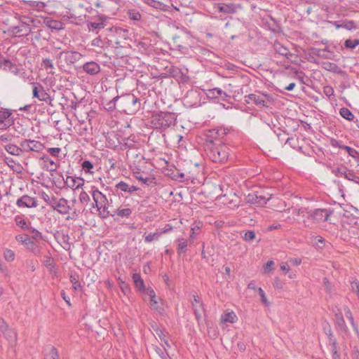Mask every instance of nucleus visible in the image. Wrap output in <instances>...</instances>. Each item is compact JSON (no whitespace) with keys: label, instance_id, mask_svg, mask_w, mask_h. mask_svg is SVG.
<instances>
[{"label":"nucleus","instance_id":"nucleus-1","mask_svg":"<svg viewBox=\"0 0 359 359\" xmlns=\"http://www.w3.org/2000/svg\"><path fill=\"white\" fill-rule=\"evenodd\" d=\"M205 151L209 158L214 163H224L229 155V149L226 144L213 140L207 142Z\"/></svg>","mask_w":359,"mask_h":359},{"label":"nucleus","instance_id":"nucleus-2","mask_svg":"<svg viewBox=\"0 0 359 359\" xmlns=\"http://www.w3.org/2000/svg\"><path fill=\"white\" fill-rule=\"evenodd\" d=\"M90 192L94 201L93 206L97 208L98 215L102 219L108 218L111 215V212L109 210V201L106 195L100 191L95 187H92Z\"/></svg>","mask_w":359,"mask_h":359},{"label":"nucleus","instance_id":"nucleus-3","mask_svg":"<svg viewBox=\"0 0 359 359\" xmlns=\"http://www.w3.org/2000/svg\"><path fill=\"white\" fill-rule=\"evenodd\" d=\"M175 116L173 113L160 111L152 115L151 123L154 128L164 131L175 124Z\"/></svg>","mask_w":359,"mask_h":359},{"label":"nucleus","instance_id":"nucleus-4","mask_svg":"<svg viewBox=\"0 0 359 359\" xmlns=\"http://www.w3.org/2000/svg\"><path fill=\"white\" fill-rule=\"evenodd\" d=\"M121 102L125 109H123L128 114H133L140 109V100L133 94H128L121 98Z\"/></svg>","mask_w":359,"mask_h":359},{"label":"nucleus","instance_id":"nucleus-5","mask_svg":"<svg viewBox=\"0 0 359 359\" xmlns=\"http://www.w3.org/2000/svg\"><path fill=\"white\" fill-rule=\"evenodd\" d=\"M50 206L53 210L57 211L62 215L70 214L72 209L66 198H57L55 196L53 197V200L50 202Z\"/></svg>","mask_w":359,"mask_h":359},{"label":"nucleus","instance_id":"nucleus-6","mask_svg":"<svg viewBox=\"0 0 359 359\" xmlns=\"http://www.w3.org/2000/svg\"><path fill=\"white\" fill-rule=\"evenodd\" d=\"M20 146H22L24 154L30 152L39 153L45 148L44 144L41 142L31 139L22 140L20 141Z\"/></svg>","mask_w":359,"mask_h":359},{"label":"nucleus","instance_id":"nucleus-7","mask_svg":"<svg viewBox=\"0 0 359 359\" xmlns=\"http://www.w3.org/2000/svg\"><path fill=\"white\" fill-rule=\"evenodd\" d=\"M245 102L248 104L253 102L257 106L268 107L269 103L272 102L273 98L271 96L267 94L262 95H257V94H250L245 97Z\"/></svg>","mask_w":359,"mask_h":359},{"label":"nucleus","instance_id":"nucleus-8","mask_svg":"<svg viewBox=\"0 0 359 359\" xmlns=\"http://www.w3.org/2000/svg\"><path fill=\"white\" fill-rule=\"evenodd\" d=\"M334 210L331 208H317L312 210L311 224L327 222Z\"/></svg>","mask_w":359,"mask_h":359},{"label":"nucleus","instance_id":"nucleus-9","mask_svg":"<svg viewBox=\"0 0 359 359\" xmlns=\"http://www.w3.org/2000/svg\"><path fill=\"white\" fill-rule=\"evenodd\" d=\"M14 118L10 109H1L0 110V130L8 128L13 124Z\"/></svg>","mask_w":359,"mask_h":359},{"label":"nucleus","instance_id":"nucleus-10","mask_svg":"<svg viewBox=\"0 0 359 359\" xmlns=\"http://www.w3.org/2000/svg\"><path fill=\"white\" fill-rule=\"evenodd\" d=\"M33 88V97L38 98L40 101H44L46 102H50L52 100L50 95L46 93L43 87L39 83H32Z\"/></svg>","mask_w":359,"mask_h":359},{"label":"nucleus","instance_id":"nucleus-11","mask_svg":"<svg viewBox=\"0 0 359 359\" xmlns=\"http://www.w3.org/2000/svg\"><path fill=\"white\" fill-rule=\"evenodd\" d=\"M53 236L64 250L67 251H69L71 250L72 243L69 241L70 238L67 233L56 231L53 233Z\"/></svg>","mask_w":359,"mask_h":359},{"label":"nucleus","instance_id":"nucleus-12","mask_svg":"<svg viewBox=\"0 0 359 359\" xmlns=\"http://www.w3.org/2000/svg\"><path fill=\"white\" fill-rule=\"evenodd\" d=\"M16 205L19 208H32L38 206L36 198L31 197L27 194L20 197L16 201Z\"/></svg>","mask_w":359,"mask_h":359},{"label":"nucleus","instance_id":"nucleus-13","mask_svg":"<svg viewBox=\"0 0 359 359\" xmlns=\"http://www.w3.org/2000/svg\"><path fill=\"white\" fill-rule=\"evenodd\" d=\"M228 129L224 127L212 128L208 131L207 137L209 140H213L216 142H220L224 136L227 134Z\"/></svg>","mask_w":359,"mask_h":359},{"label":"nucleus","instance_id":"nucleus-14","mask_svg":"<svg viewBox=\"0 0 359 359\" xmlns=\"http://www.w3.org/2000/svg\"><path fill=\"white\" fill-rule=\"evenodd\" d=\"M64 184L67 188L73 190L79 189L84 185V180L81 177L67 176L64 180Z\"/></svg>","mask_w":359,"mask_h":359},{"label":"nucleus","instance_id":"nucleus-15","mask_svg":"<svg viewBox=\"0 0 359 359\" xmlns=\"http://www.w3.org/2000/svg\"><path fill=\"white\" fill-rule=\"evenodd\" d=\"M206 95L208 98H220L222 101H228L231 97L229 95H228L226 92H224V90L219 88H215L208 90L206 92Z\"/></svg>","mask_w":359,"mask_h":359},{"label":"nucleus","instance_id":"nucleus-16","mask_svg":"<svg viewBox=\"0 0 359 359\" xmlns=\"http://www.w3.org/2000/svg\"><path fill=\"white\" fill-rule=\"evenodd\" d=\"M246 201L248 203L262 206L266 204L268 199L264 196L258 195L257 192H252L246 196Z\"/></svg>","mask_w":359,"mask_h":359},{"label":"nucleus","instance_id":"nucleus-17","mask_svg":"<svg viewBox=\"0 0 359 359\" xmlns=\"http://www.w3.org/2000/svg\"><path fill=\"white\" fill-rule=\"evenodd\" d=\"M334 321L337 330L342 334H348V329L341 312L334 316Z\"/></svg>","mask_w":359,"mask_h":359},{"label":"nucleus","instance_id":"nucleus-18","mask_svg":"<svg viewBox=\"0 0 359 359\" xmlns=\"http://www.w3.org/2000/svg\"><path fill=\"white\" fill-rule=\"evenodd\" d=\"M82 69L83 72L91 76L98 74L101 70L100 65L94 61L84 63L82 66Z\"/></svg>","mask_w":359,"mask_h":359},{"label":"nucleus","instance_id":"nucleus-19","mask_svg":"<svg viewBox=\"0 0 359 359\" xmlns=\"http://www.w3.org/2000/svg\"><path fill=\"white\" fill-rule=\"evenodd\" d=\"M4 149L11 155L21 158L24 156V151L22 150V146H20V143L18 145L15 144L8 143L4 146Z\"/></svg>","mask_w":359,"mask_h":359},{"label":"nucleus","instance_id":"nucleus-20","mask_svg":"<svg viewBox=\"0 0 359 359\" xmlns=\"http://www.w3.org/2000/svg\"><path fill=\"white\" fill-rule=\"evenodd\" d=\"M241 8L239 4H219L217 6L218 11L226 14L236 13Z\"/></svg>","mask_w":359,"mask_h":359},{"label":"nucleus","instance_id":"nucleus-21","mask_svg":"<svg viewBox=\"0 0 359 359\" xmlns=\"http://www.w3.org/2000/svg\"><path fill=\"white\" fill-rule=\"evenodd\" d=\"M312 210H309L307 208H300L297 210V214L301 217L304 218L303 220L304 224L306 227L311 226V221L312 217Z\"/></svg>","mask_w":359,"mask_h":359},{"label":"nucleus","instance_id":"nucleus-22","mask_svg":"<svg viewBox=\"0 0 359 359\" xmlns=\"http://www.w3.org/2000/svg\"><path fill=\"white\" fill-rule=\"evenodd\" d=\"M40 160L43 161V169L50 172H55L57 170V164L48 155H43L42 156L40 157Z\"/></svg>","mask_w":359,"mask_h":359},{"label":"nucleus","instance_id":"nucleus-23","mask_svg":"<svg viewBox=\"0 0 359 359\" xmlns=\"http://www.w3.org/2000/svg\"><path fill=\"white\" fill-rule=\"evenodd\" d=\"M191 305L196 318L198 320L204 311L203 304L197 295H194V300L191 301Z\"/></svg>","mask_w":359,"mask_h":359},{"label":"nucleus","instance_id":"nucleus-24","mask_svg":"<svg viewBox=\"0 0 359 359\" xmlns=\"http://www.w3.org/2000/svg\"><path fill=\"white\" fill-rule=\"evenodd\" d=\"M115 188H116V191H120L121 193L122 192L128 193V194H131V193L140 189L137 187L133 185V184L130 185L123 181H121V182H118L115 185Z\"/></svg>","mask_w":359,"mask_h":359},{"label":"nucleus","instance_id":"nucleus-25","mask_svg":"<svg viewBox=\"0 0 359 359\" xmlns=\"http://www.w3.org/2000/svg\"><path fill=\"white\" fill-rule=\"evenodd\" d=\"M133 212V210L126 205H121L115 210L113 213L111 212L110 216L114 217L118 216L121 218H129Z\"/></svg>","mask_w":359,"mask_h":359},{"label":"nucleus","instance_id":"nucleus-26","mask_svg":"<svg viewBox=\"0 0 359 359\" xmlns=\"http://www.w3.org/2000/svg\"><path fill=\"white\" fill-rule=\"evenodd\" d=\"M60 55H64V59L67 64H74L81 57V54L76 51L62 52Z\"/></svg>","mask_w":359,"mask_h":359},{"label":"nucleus","instance_id":"nucleus-27","mask_svg":"<svg viewBox=\"0 0 359 359\" xmlns=\"http://www.w3.org/2000/svg\"><path fill=\"white\" fill-rule=\"evenodd\" d=\"M10 30L13 34L21 36L28 35L30 28L26 24H21L20 25L11 27Z\"/></svg>","mask_w":359,"mask_h":359},{"label":"nucleus","instance_id":"nucleus-28","mask_svg":"<svg viewBox=\"0 0 359 359\" xmlns=\"http://www.w3.org/2000/svg\"><path fill=\"white\" fill-rule=\"evenodd\" d=\"M328 339L329 344L331 346L332 359H341L340 355L338 353L337 342L331 332L328 335Z\"/></svg>","mask_w":359,"mask_h":359},{"label":"nucleus","instance_id":"nucleus-29","mask_svg":"<svg viewBox=\"0 0 359 359\" xmlns=\"http://www.w3.org/2000/svg\"><path fill=\"white\" fill-rule=\"evenodd\" d=\"M332 24L337 28H344L347 30H352L355 29V25L353 21L351 20H344V21H334Z\"/></svg>","mask_w":359,"mask_h":359},{"label":"nucleus","instance_id":"nucleus-30","mask_svg":"<svg viewBox=\"0 0 359 359\" xmlns=\"http://www.w3.org/2000/svg\"><path fill=\"white\" fill-rule=\"evenodd\" d=\"M274 48L277 53L285 57L289 60H292V57L294 56V54L290 53L286 47L283 46L280 43H275Z\"/></svg>","mask_w":359,"mask_h":359},{"label":"nucleus","instance_id":"nucleus-31","mask_svg":"<svg viewBox=\"0 0 359 359\" xmlns=\"http://www.w3.org/2000/svg\"><path fill=\"white\" fill-rule=\"evenodd\" d=\"M25 248L36 257L41 256L42 253L41 247L37 243L34 242L32 240L28 242Z\"/></svg>","mask_w":359,"mask_h":359},{"label":"nucleus","instance_id":"nucleus-32","mask_svg":"<svg viewBox=\"0 0 359 359\" xmlns=\"http://www.w3.org/2000/svg\"><path fill=\"white\" fill-rule=\"evenodd\" d=\"M203 226V223L201 222H194L191 226V234H190V240L194 241L196 236L199 234L201 229Z\"/></svg>","mask_w":359,"mask_h":359},{"label":"nucleus","instance_id":"nucleus-33","mask_svg":"<svg viewBox=\"0 0 359 359\" xmlns=\"http://www.w3.org/2000/svg\"><path fill=\"white\" fill-rule=\"evenodd\" d=\"M69 280L72 283L73 288L75 290H79L81 289V285L79 282V275L76 271H72L69 273Z\"/></svg>","mask_w":359,"mask_h":359},{"label":"nucleus","instance_id":"nucleus-34","mask_svg":"<svg viewBox=\"0 0 359 359\" xmlns=\"http://www.w3.org/2000/svg\"><path fill=\"white\" fill-rule=\"evenodd\" d=\"M177 245V253L178 255H181L184 253L187 250L188 241L184 238H179L175 241Z\"/></svg>","mask_w":359,"mask_h":359},{"label":"nucleus","instance_id":"nucleus-35","mask_svg":"<svg viewBox=\"0 0 359 359\" xmlns=\"http://www.w3.org/2000/svg\"><path fill=\"white\" fill-rule=\"evenodd\" d=\"M135 177L137 180L147 186H151L156 184L155 178L150 177H143L140 172H135Z\"/></svg>","mask_w":359,"mask_h":359},{"label":"nucleus","instance_id":"nucleus-36","mask_svg":"<svg viewBox=\"0 0 359 359\" xmlns=\"http://www.w3.org/2000/svg\"><path fill=\"white\" fill-rule=\"evenodd\" d=\"M133 280L135 283V287L140 292L145 291V285L143 279L141 278L139 273H134L133 275Z\"/></svg>","mask_w":359,"mask_h":359},{"label":"nucleus","instance_id":"nucleus-37","mask_svg":"<svg viewBox=\"0 0 359 359\" xmlns=\"http://www.w3.org/2000/svg\"><path fill=\"white\" fill-rule=\"evenodd\" d=\"M237 320V316L233 311L224 313L221 316V322L222 323H233Z\"/></svg>","mask_w":359,"mask_h":359},{"label":"nucleus","instance_id":"nucleus-38","mask_svg":"<svg viewBox=\"0 0 359 359\" xmlns=\"http://www.w3.org/2000/svg\"><path fill=\"white\" fill-rule=\"evenodd\" d=\"M159 4H162V6H155L154 8L160 10L162 11H169L171 6H172V0H156Z\"/></svg>","mask_w":359,"mask_h":359},{"label":"nucleus","instance_id":"nucleus-39","mask_svg":"<svg viewBox=\"0 0 359 359\" xmlns=\"http://www.w3.org/2000/svg\"><path fill=\"white\" fill-rule=\"evenodd\" d=\"M345 179L353 182L354 183L359 184V177L355 175V173L351 170L346 168V170L344 172V175Z\"/></svg>","mask_w":359,"mask_h":359},{"label":"nucleus","instance_id":"nucleus-40","mask_svg":"<svg viewBox=\"0 0 359 359\" xmlns=\"http://www.w3.org/2000/svg\"><path fill=\"white\" fill-rule=\"evenodd\" d=\"M15 222L18 226L21 228L23 230H28V229L31 226L29 223L23 218L22 216H16L15 217Z\"/></svg>","mask_w":359,"mask_h":359},{"label":"nucleus","instance_id":"nucleus-41","mask_svg":"<svg viewBox=\"0 0 359 359\" xmlns=\"http://www.w3.org/2000/svg\"><path fill=\"white\" fill-rule=\"evenodd\" d=\"M344 310L345 315H346V318L349 320V321L353 328V330L358 333V328L356 324L355 323L354 318H353V316L352 315L351 310L349 309V308L348 306H345L344 308Z\"/></svg>","mask_w":359,"mask_h":359},{"label":"nucleus","instance_id":"nucleus-42","mask_svg":"<svg viewBox=\"0 0 359 359\" xmlns=\"http://www.w3.org/2000/svg\"><path fill=\"white\" fill-rule=\"evenodd\" d=\"M340 115L348 121H353L355 116L354 114L346 107H342L339 110Z\"/></svg>","mask_w":359,"mask_h":359},{"label":"nucleus","instance_id":"nucleus-43","mask_svg":"<svg viewBox=\"0 0 359 359\" xmlns=\"http://www.w3.org/2000/svg\"><path fill=\"white\" fill-rule=\"evenodd\" d=\"M27 231L29 233L28 235L32 239L36 240V241L43 239L42 233L40 231H39L37 229H36L35 228L30 226L28 229Z\"/></svg>","mask_w":359,"mask_h":359},{"label":"nucleus","instance_id":"nucleus-44","mask_svg":"<svg viewBox=\"0 0 359 359\" xmlns=\"http://www.w3.org/2000/svg\"><path fill=\"white\" fill-rule=\"evenodd\" d=\"M0 67L4 68L5 70L12 71L13 68H15V65H13L10 60L5 58L0 57Z\"/></svg>","mask_w":359,"mask_h":359},{"label":"nucleus","instance_id":"nucleus-45","mask_svg":"<svg viewBox=\"0 0 359 359\" xmlns=\"http://www.w3.org/2000/svg\"><path fill=\"white\" fill-rule=\"evenodd\" d=\"M45 359H59L58 352L55 347L50 346L47 353L45 355Z\"/></svg>","mask_w":359,"mask_h":359},{"label":"nucleus","instance_id":"nucleus-46","mask_svg":"<svg viewBox=\"0 0 359 359\" xmlns=\"http://www.w3.org/2000/svg\"><path fill=\"white\" fill-rule=\"evenodd\" d=\"M87 26L90 31L100 30L105 27V24L103 22H90Z\"/></svg>","mask_w":359,"mask_h":359},{"label":"nucleus","instance_id":"nucleus-47","mask_svg":"<svg viewBox=\"0 0 359 359\" xmlns=\"http://www.w3.org/2000/svg\"><path fill=\"white\" fill-rule=\"evenodd\" d=\"M129 19L134 21H139L141 19V14L137 9H130L127 12Z\"/></svg>","mask_w":359,"mask_h":359},{"label":"nucleus","instance_id":"nucleus-48","mask_svg":"<svg viewBox=\"0 0 359 359\" xmlns=\"http://www.w3.org/2000/svg\"><path fill=\"white\" fill-rule=\"evenodd\" d=\"M4 257L8 262L14 261L15 258V254L13 250L6 248L4 250Z\"/></svg>","mask_w":359,"mask_h":359},{"label":"nucleus","instance_id":"nucleus-49","mask_svg":"<svg viewBox=\"0 0 359 359\" xmlns=\"http://www.w3.org/2000/svg\"><path fill=\"white\" fill-rule=\"evenodd\" d=\"M323 284L325 292L329 294H332L334 293V287L332 283L330 282L329 279L325 277L323 279Z\"/></svg>","mask_w":359,"mask_h":359},{"label":"nucleus","instance_id":"nucleus-50","mask_svg":"<svg viewBox=\"0 0 359 359\" xmlns=\"http://www.w3.org/2000/svg\"><path fill=\"white\" fill-rule=\"evenodd\" d=\"M15 240L26 247L31 238L28 234H18L15 236Z\"/></svg>","mask_w":359,"mask_h":359},{"label":"nucleus","instance_id":"nucleus-51","mask_svg":"<svg viewBox=\"0 0 359 359\" xmlns=\"http://www.w3.org/2000/svg\"><path fill=\"white\" fill-rule=\"evenodd\" d=\"M4 337L10 341H15L17 339V334L14 330L11 329L10 327L8 328V330L5 332H2Z\"/></svg>","mask_w":359,"mask_h":359},{"label":"nucleus","instance_id":"nucleus-52","mask_svg":"<svg viewBox=\"0 0 359 359\" xmlns=\"http://www.w3.org/2000/svg\"><path fill=\"white\" fill-rule=\"evenodd\" d=\"M344 149H345L348 155L354 158L356 161H359V152L357 150L348 146L344 147Z\"/></svg>","mask_w":359,"mask_h":359},{"label":"nucleus","instance_id":"nucleus-53","mask_svg":"<svg viewBox=\"0 0 359 359\" xmlns=\"http://www.w3.org/2000/svg\"><path fill=\"white\" fill-rule=\"evenodd\" d=\"M161 236V233L155 232V233H151L147 235H144V241L146 243H151L154 241H157L159 237Z\"/></svg>","mask_w":359,"mask_h":359},{"label":"nucleus","instance_id":"nucleus-54","mask_svg":"<svg viewBox=\"0 0 359 359\" xmlns=\"http://www.w3.org/2000/svg\"><path fill=\"white\" fill-rule=\"evenodd\" d=\"M349 282L351 290L356 294L359 299V281L356 278H352Z\"/></svg>","mask_w":359,"mask_h":359},{"label":"nucleus","instance_id":"nucleus-55","mask_svg":"<svg viewBox=\"0 0 359 359\" xmlns=\"http://www.w3.org/2000/svg\"><path fill=\"white\" fill-rule=\"evenodd\" d=\"M94 6L102 11H107L109 8V0H96Z\"/></svg>","mask_w":359,"mask_h":359},{"label":"nucleus","instance_id":"nucleus-56","mask_svg":"<svg viewBox=\"0 0 359 359\" xmlns=\"http://www.w3.org/2000/svg\"><path fill=\"white\" fill-rule=\"evenodd\" d=\"M359 45V39H346L344 42V46L349 49H354Z\"/></svg>","mask_w":359,"mask_h":359},{"label":"nucleus","instance_id":"nucleus-57","mask_svg":"<svg viewBox=\"0 0 359 359\" xmlns=\"http://www.w3.org/2000/svg\"><path fill=\"white\" fill-rule=\"evenodd\" d=\"M81 165H82V169L86 172H90V173L93 172L91 170L94 168V165L90 161H84L82 163Z\"/></svg>","mask_w":359,"mask_h":359},{"label":"nucleus","instance_id":"nucleus-58","mask_svg":"<svg viewBox=\"0 0 359 359\" xmlns=\"http://www.w3.org/2000/svg\"><path fill=\"white\" fill-rule=\"evenodd\" d=\"M155 351L161 357V359H170L165 348L162 349L158 346H156Z\"/></svg>","mask_w":359,"mask_h":359},{"label":"nucleus","instance_id":"nucleus-59","mask_svg":"<svg viewBox=\"0 0 359 359\" xmlns=\"http://www.w3.org/2000/svg\"><path fill=\"white\" fill-rule=\"evenodd\" d=\"M4 161L10 168H13V170L15 165H17L20 169L21 168L20 165L19 163H16L12 158L5 156Z\"/></svg>","mask_w":359,"mask_h":359},{"label":"nucleus","instance_id":"nucleus-60","mask_svg":"<svg viewBox=\"0 0 359 359\" xmlns=\"http://www.w3.org/2000/svg\"><path fill=\"white\" fill-rule=\"evenodd\" d=\"M90 201V196L84 191L79 194V201L81 203H88Z\"/></svg>","mask_w":359,"mask_h":359},{"label":"nucleus","instance_id":"nucleus-61","mask_svg":"<svg viewBox=\"0 0 359 359\" xmlns=\"http://www.w3.org/2000/svg\"><path fill=\"white\" fill-rule=\"evenodd\" d=\"M259 294L261 297L262 302L266 306H269L270 305L269 302L267 300L266 297L265 295V293L264 290L262 289V287H259L258 289Z\"/></svg>","mask_w":359,"mask_h":359},{"label":"nucleus","instance_id":"nucleus-62","mask_svg":"<svg viewBox=\"0 0 359 359\" xmlns=\"http://www.w3.org/2000/svg\"><path fill=\"white\" fill-rule=\"evenodd\" d=\"M118 97H116L113 100H110L107 104H106V109L107 110H114L116 108V102L118 100Z\"/></svg>","mask_w":359,"mask_h":359},{"label":"nucleus","instance_id":"nucleus-63","mask_svg":"<svg viewBox=\"0 0 359 359\" xmlns=\"http://www.w3.org/2000/svg\"><path fill=\"white\" fill-rule=\"evenodd\" d=\"M346 168V167L337 168L333 169L332 172L337 177H343Z\"/></svg>","mask_w":359,"mask_h":359},{"label":"nucleus","instance_id":"nucleus-64","mask_svg":"<svg viewBox=\"0 0 359 359\" xmlns=\"http://www.w3.org/2000/svg\"><path fill=\"white\" fill-rule=\"evenodd\" d=\"M255 237V233L254 231H248L245 232L244 236V239L246 241H252Z\"/></svg>","mask_w":359,"mask_h":359}]
</instances>
